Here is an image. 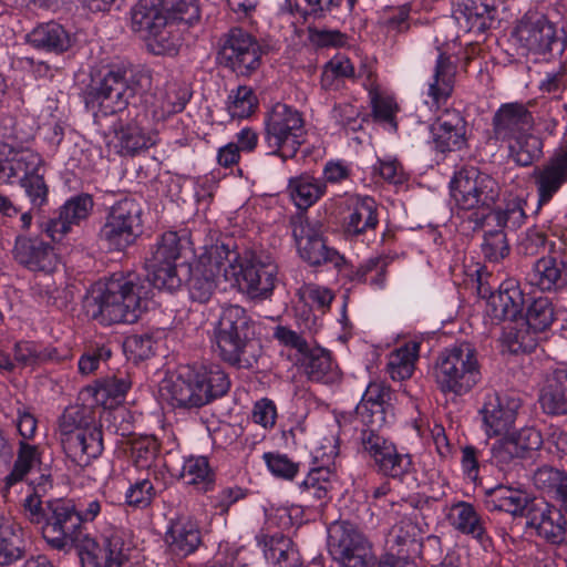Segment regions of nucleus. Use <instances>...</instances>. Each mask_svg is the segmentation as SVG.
<instances>
[{
    "label": "nucleus",
    "mask_w": 567,
    "mask_h": 567,
    "mask_svg": "<svg viewBox=\"0 0 567 567\" xmlns=\"http://www.w3.org/2000/svg\"><path fill=\"white\" fill-rule=\"evenodd\" d=\"M302 308L296 309V318L302 332L316 333L322 326L321 316L329 310L334 298L332 291L317 284H303L297 292Z\"/></svg>",
    "instance_id": "nucleus-21"
},
{
    "label": "nucleus",
    "mask_w": 567,
    "mask_h": 567,
    "mask_svg": "<svg viewBox=\"0 0 567 567\" xmlns=\"http://www.w3.org/2000/svg\"><path fill=\"white\" fill-rule=\"evenodd\" d=\"M509 157L519 166H529L543 153L542 141L527 131L505 143Z\"/></svg>",
    "instance_id": "nucleus-51"
},
{
    "label": "nucleus",
    "mask_w": 567,
    "mask_h": 567,
    "mask_svg": "<svg viewBox=\"0 0 567 567\" xmlns=\"http://www.w3.org/2000/svg\"><path fill=\"white\" fill-rule=\"evenodd\" d=\"M439 55L435 61L433 74L427 82L425 103L430 109L439 110L452 96L455 85L457 65L451 56L437 48Z\"/></svg>",
    "instance_id": "nucleus-29"
},
{
    "label": "nucleus",
    "mask_w": 567,
    "mask_h": 567,
    "mask_svg": "<svg viewBox=\"0 0 567 567\" xmlns=\"http://www.w3.org/2000/svg\"><path fill=\"white\" fill-rule=\"evenodd\" d=\"M513 38L535 62L553 60L564 52L567 43L563 29L538 12H527L516 24Z\"/></svg>",
    "instance_id": "nucleus-6"
},
{
    "label": "nucleus",
    "mask_w": 567,
    "mask_h": 567,
    "mask_svg": "<svg viewBox=\"0 0 567 567\" xmlns=\"http://www.w3.org/2000/svg\"><path fill=\"white\" fill-rule=\"evenodd\" d=\"M188 274L187 287L190 299L199 303L208 302L217 288L218 280L214 275L203 271L193 264L188 267Z\"/></svg>",
    "instance_id": "nucleus-55"
},
{
    "label": "nucleus",
    "mask_w": 567,
    "mask_h": 567,
    "mask_svg": "<svg viewBox=\"0 0 567 567\" xmlns=\"http://www.w3.org/2000/svg\"><path fill=\"white\" fill-rule=\"evenodd\" d=\"M526 202L522 198H514L505 204L503 208L494 212V218L497 226L509 229H517L526 219L524 205Z\"/></svg>",
    "instance_id": "nucleus-64"
},
{
    "label": "nucleus",
    "mask_w": 567,
    "mask_h": 567,
    "mask_svg": "<svg viewBox=\"0 0 567 567\" xmlns=\"http://www.w3.org/2000/svg\"><path fill=\"white\" fill-rule=\"evenodd\" d=\"M229 388L230 380L220 365H200L173 382L172 399L179 406H202L225 395Z\"/></svg>",
    "instance_id": "nucleus-7"
},
{
    "label": "nucleus",
    "mask_w": 567,
    "mask_h": 567,
    "mask_svg": "<svg viewBox=\"0 0 567 567\" xmlns=\"http://www.w3.org/2000/svg\"><path fill=\"white\" fill-rule=\"evenodd\" d=\"M12 254L19 265L35 272L52 274L60 261L54 247L40 236H17Z\"/></svg>",
    "instance_id": "nucleus-19"
},
{
    "label": "nucleus",
    "mask_w": 567,
    "mask_h": 567,
    "mask_svg": "<svg viewBox=\"0 0 567 567\" xmlns=\"http://www.w3.org/2000/svg\"><path fill=\"white\" fill-rule=\"evenodd\" d=\"M147 287L136 274L115 272L100 293L87 301L90 316L101 324L134 323L147 305Z\"/></svg>",
    "instance_id": "nucleus-1"
},
{
    "label": "nucleus",
    "mask_w": 567,
    "mask_h": 567,
    "mask_svg": "<svg viewBox=\"0 0 567 567\" xmlns=\"http://www.w3.org/2000/svg\"><path fill=\"white\" fill-rule=\"evenodd\" d=\"M234 279L251 298H266L275 288L278 267L272 257L251 252L239 257Z\"/></svg>",
    "instance_id": "nucleus-13"
},
{
    "label": "nucleus",
    "mask_w": 567,
    "mask_h": 567,
    "mask_svg": "<svg viewBox=\"0 0 567 567\" xmlns=\"http://www.w3.org/2000/svg\"><path fill=\"white\" fill-rule=\"evenodd\" d=\"M25 553L23 529L11 518H0V565L8 566L21 559Z\"/></svg>",
    "instance_id": "nucleus-46"
},
{
    "label": "nucleus",
    "mask_w": 567,
    "mask_h": 567,
    "mask_svg": "<svg viewBox=\"0 0 567 567\" xmlns=\"http://www.w3.org/2000/svg\"><path fill=\"white\" fill-rule=\"evenodd\" d=\"M165 0H138L131 11L132 30L143 38L167 24Z\"/></svg>",
    "instance_id": "nucleus-38"
},
{
    "label": "nucleus",
    "mask_w": 567,
    "mask_h": 567,
    "mask_svg": "<svg viewBox=\"0 0 567 567\" xmlns=\"http://www.w3.org/2000/svg\"><path fill=\"white\" fill-rule=\"evenodd\" d=\"M264 141L268 154L290 158L303 143L305 121L302 114L295 107L277 103L265 116Z\"/></svg>",
    "instance_id": "nucleus-8"
},
{
    "label": "nucleus",
    "mask_w": 567,
    "mask_h": 567,
    "mask_svg": "<svg viewBox=\"0 0 567 567\" xmlns=\"http://www.w3.org/2000/svg\"><path fill=\"white\" fill-rule=\"evenodd\" d=\"M251 319L245 308L229 305L221 309L214 327V343L219 357L236 368H249L254 355H249L252 347L250 340Z\"/></svg>",
    "instance_id": "nucleus-4"
},
{
    "label": "nucleus",
    "mask_w": 567,
    "mask_h": 567,
    "mask_svg": "<svg viewBox=\"0 0 567 567\" xmlns=\"http://www.w3.org/2000/svg\"><path fill=\"white\" fill-rule=\"evenodd\" d=\"M81 528L80 514L71 501H48V517L42 526V535L50 547L58 550L72 548V539Z\"/></svg>",
    "instance_id": "nucleus-15"
},
{
    "label": "nucleus",
    "mask_w": 567,
    "mask_h": 567,
    "mask_svg": "<svg viewBox=\"0 0 567 567\" xmlns=\"http://www.w3.org/2000/svg\"><path fill=\"white\" fill-rule=\"evenodd\" d=\"M165 11L168 21H179L193 24L200 18L198 0H165Z\"/></svg>",
    "instance_id": "nucleus-63"
},
{
    "label": "nucleus",
    "mask_w": 567,
    "mask_h": 567,
    "mask_svg": "<svg viewBox=\"0 0 567 567\" xmlns=\"http://www.w3.org/2000/svg\"><path fill=\"white\" fill-rule=\"evenodd\" d=\"M257 105V96L249 86L240 85L228 95L227 110L231 117H248Z\"/></svg>",
    "instance_id": "nucleus-58"
},
{
    "label": "nucleus",
    "mask_w": 567,
    "mask_h": 567,
    "mask_svg": "<svg viewBox=\"0 0 567 567\" xmlns=\"http://www.w3.org/2000/svg\"><path fill=\"white\" fill-rule=\"evenodd\" d=\"M143 208L131 197L115 202L107 210L99 230L100 240L114 251L132 246L142 228Z\"/></svg>",
    "instance_id": "nucleus-10"
},
{
    "label": "nucleus",
    "mask_w": 567,
    "mask_h": 567,
    "mask_svg": "<svg viewBox=\"0 0 567 567\" xmlns=\"http://www.w3.org/2000/svg\"><path fill=\"white\" fill-rule=\"evenodd\" d=\"M365 75L363 86L369 93L372 113L375 118L383 122H393L398 112V104L391 95L383 94L377 83L375 75L371 70L364 69L360 76Z\"/></svg>",
    "instance_id": "nucleus-50"
},
{
    "label": "nucleus",
    "mask_w": 567,
    "mask_h": 567,
    "mask_svg": "<svg viewBox=\"0 0 567 567\" xmlns=\"http://www.w3.org/2000/svg\"><path fill=\"white\" fill-rule=\"evenodd\" d=\"M554 321V308L547 297L533 300L526 312V322L535 331L546 330Z\"/></svg>",
    "instance_id": "nucleus-62"
},
{
    "label": "nucleus",
    "mask_w": 567,
    "mask_h": 567,
    "mask_svg": "<svg viewBox=\"0 0 567 567\" xmlns=\"http://www.w3.org/2000/svg\"><path fill=\"white\" fill-rule=\"evenodd\" d=\"M265 557L279 567H306L291 540L282 534L264 536Z\"/></svg>",
    "instance_id": "nucleus-48"
},
{
    "label": "nucleus",
    "mask_w": 567,
    "mask_h": 567,
    "mask_svg": "<svg viewBox=\"0 0 567 567\" xmlns=\"http://www.w3.org/2000/svg\"><path fill=\"white\" fill-rule=\"evenodd\" d=\"M522 402L511 394L488 392L480 409L485 425H513L518 417Z\"/></svg>",
    "instance_id": "nucleus-37"
},
{
    "label": "nucleus",
    "mask_w": 567,
    "mask_h": 567,
    "mask_svg": "<svg viewBox=\"0 0 567 567\" xmlns=\"http://www.w3.org/2000/svg\"><path fill=\"white\" fill-rule=\"evenodd\" d=\"M525 302V292L519 280L506 278L498 286L497 292L487 299L485 312L493 323L515 320L522 316Z\"/></svg>",
    "instance_id": "nucleus-23"
},
{
    "label": "nucleus",
    "mask_w": 567,
    "mask_h": 567,
    "mask_svg": "<svg viewBox=\"0 0 567 567\" xmlns=\"http://www.w3.org/2000/svg\"><path fill=\"white\" fill-rule=\"evenodd\" d=\"M190 239L185 231L163 233L151 247L145 260L148 281L159 290L176 291L183 285L178 260L189 248Z\"/></svg>",
    "instance_id": "nucleus-5"
},
{
    "label": "nucleus",
    "mask_w": 567,
    "mask_h": 567,
    "mask_svg": "<svg viewBox=\"0 0 567 567\" xmlns=\"http://www.w3.org/2000/svg\"><path fill=\"white\" fill-rule=\"evenodd\" d=\"M449 519L457 532L471 535L481 544L489 540L484 522L471 503L458 502L453 504L450 508Z\"/></svg>",
    "instance_id": "nucleus-43"
},
{
    "label": "nucleus",
    "mask_w": 567,
    "mask_h": 567,
    "mask_svg": "<svg viewBox=\"0 0 567 567\" xmlns=\"http://www.w3.org/2000/svg\"><path fill=\"white\" fill-rule=\"evenodd\" d=\"M386 544L398 555L409 557L417 547L416 526L411 520H401L390 529Z\"/></svg>",
    "instance_id": "nucleus-54"
},
{
    "label": "nucleus",
    "mask_w": 567,
    "mask_h": 567,
    "mask_svg": "<svg viewBox=\"0 0 567 567\" xmlns=\"http://www.w3.org/2000/svg\"><path fill=\"white\" fill-rule=\"evenodd\" d=\"M134 548L122 530L114 529L105 535L104 567H131Z\"/></svg>",
    "instance_id": "nucleus-52"
},
{
    "label": "nucleus",
    "mask_w": 567,
    "mask_h": 567,
    "mask_svg": "<svg viewBox=\"0 0 567 567\" xmlns=\"http://www.w3.org/2000/svg\"><path fill=\"white\" fill-rule=\"evenodd\" d=\"M539 403L547 414L567 413V371L565 369H556L546 375Z\"/></svg>",
    "instance_id": "nucleus-40"
},
{
    "label": "nucleus",
    "mask_w": 567,
    "mask_h": 567,
    "mask_svg": "<svg viewBox=\"0 0 567 567\" xmlns=\"http://www.w3.org/2000/svg\"><path fill=\"white\" fill-rule=\"evenodd\" d=\"M132 386V380L126 371H118L96 380L93 395L96 402L105 408H113L125 400Z\"/></svg>",
    "instance_id": "nucleus-45"
},
{
    "label": "nucleus",
    "mask_w": 567,
    "mask_h": 567,
    "mask_svg": "<svg viewBox=\"0 0 567 567\" xmlns=\"http://www.w3.org/2000/svg\"><path fill=\"white\" fill-rule=\"evenodd\" d=\"M495 12L485 0H457L453 17L461 30L481 34L491 27Z\"/></svg>",
    "instance_id": "nucleus-35"
},
{
    "label": "nucleus",
    "mask_w": 567,
    "mask_h": 567,
    "mask_svg": "<svg viewBox=\"0 0 567 567\" xmlns=\"http://www.w3.org/2000/svg\"><path fill=\"white\" fill-rule=\"evenodd\" d=\"M466 122L456 110H445L431 126L432 143L440 153L461 150L465 143Z\"/></svg>",
    "instance_id": "nucleus-27"
},
{
    "label": "nucleus",
    "mask_w": 567,
    "mask_h": 567,
    "mask_svg": "<svg viewBox=\"0 0 567 567\" xmlns=\"http://www.w3.org/2000/svg\"><path fill=\"white\" fill-rule=\"evenodd\" d=\"M530 181L536 190L538 212L567 184V137L545 162L533 168Z\"/></svg>",
    "instance_id": "nucleus-16"
},
{
    "label": "nucleus",
    "mask_w": 567,
    "mask_h": 567,
    "mask_svg": "<svg viewBox=\"0 0 567 567\" xmlns=\"http://www.w3.org/2000/svg\"><path fill=\"white\" fill-rule=\"evenodd\" d=\"M94 202L89 194L70 197L60 208L58 216L51 218L44 231L53 241H61L73 228L80 226L92 214Z\"/></svg>",
    "instance_id": "nucleus-24"
},
{
    "label": "nucleus",
    "mask_w": 567,
    "mask_h": 567,
    "mask_svg": "<svg viewBox=\"0 0 567 567\" xmlns=\"http://www.w3.org/2000/svg\"><path fill=\"white\" fill-rule=\"evenodd\" d=\"M328 550L338 567H375L373 543L355 525L337 520L328 528Z\"/></svg>",
    "instance_id": "nucleus-9"
},
{
    "label": "nucleus",
    "mask_w": 567,
    "mask_h": 567,
    "mask_svg": "<svg viewBox=\"0 0 567 567\" xmlns=\"http://www.w3.org/2000/svg\"><path fill=\"white\" fill-rule=\"evenodd\" d=\"M74 538L72 539V547L78 549L83 566L101 567V563L105 558V537L102 546L81 528Z\"/></svg>",
    "instance_id": "nucleus-57"
},
{
    "label": "nucleus",
    "mask_w": 567,
    "mask_h": 567,
    "mask_svg": "<svg viewBox=\"0 0 567 567\" xmlns=\"http://www.w3.org/2000/svg\"><path fill=\"white\" fill-rule=\"evenodd\" d=\"M372 460L379 473L392 478H401L412 466L410 456L400 454L395 444L383 451L382 454L379 453Z\"/></svg>",
    "instance_id": "nucleus-53"
},
{
    "label": "nucleus",
    "mask_w": 567,
    "mask_h": 567,
    "mask_svg": "<svg viewBox=\"0 0 567 567\" xmlns=\"http://www.w3.org/2000/svg\"><path fill=\"white\" fill-rule=\"evenodd\" d=\"M179 477L198 492L206 493L215 485V473L205 456H188L184 460Z\"/></svg>",
    "instance_id": "nucleus-49"
},
{
    "label": "nucleus",
    "mask_w": 567,
    "mask_h": 567,
    "mask_svg": "<svg viewBox=\"0 0 567 567\" xmlns=\"http://www.w3.org/2000/svg\"><path fill=\"white\" fill-rule=\"evenodd\" d=\"M114 147L122 156H133L155 144V128L144 126L138 117L124 123L116 121L113 125Z\"/></svg>",
    "instance_id": "nucleus-28"
},
{
    "label": "nucleus",
    "mask_w": 567,
    "mask_h": 567,
    "mask_svg": "<svg viewBox=\"0 0 567 567\" xmlns=\"http://www.w3.org/2000/svg\"><path fill=\"white\" fill-rule=\"evenodd\" d=\"M421 342L410 340L388 355L386 372L393 381L410 379L419 360Z\"/></svg>",
    "instance_id": "nucleus-47"
},
{
    "label": "nucleus",
    "mask_w": 567,
    "mask_h": 567,
    "mask_svg": "<svg viewBox=\"0 0 567 567\" xmlns=\"http://www.w3.org/2000/svg\"><path fill=\"white\" fill-rule=\"evenodd\" d=\"M434 378L443 393L462 396L481 381V365L475 347L461 342L445 348L434 364Z\"/></svg>",
    "instance_id": "nucleus-3"
},
{
    "label": "nucleus",
    "mask_w": 567,
    "mask_h": 567,
    "mask_svg": "<svg viewBox=\"0 0 567 567\" xmlns=\"http://www.w3.org/2000/svg\"><path fill=\"white\" fill-rule=\"evenodd\" d=\"M39 462V454L34 445L28 444L25 441L20 442V449L13 470L6 477V485L11 486L20 482Z\"/></svg>",
    "instance_id": "nucleus-61"
},
{
    "label": "nucleus",
    "mask_w": 567,
    "mask_h": 567,
    "mask_svg": "<svg viewBox=\"0 0 567 567\" xmlns=\"http://www.w3.org/2000/svg\"><path fill=\"white\" fill-rule=\"evenodd\" d=\"M27 39L33 48L45 52L63 53L71 48L69 32L56 22L37 25L28 33Z\"/></svg>",
    "instance_id": "nucleus-41"
},
{
    "label": "nucleus",
    "mask_w": 567,
    "mask_h": 567,
    "mask_svg": "<svg viewBox=\"0 0 567 567\" xmlns=\"http://www.w3.org/2000/svg\"><path fill=\"white\" fill-rule=\"evenodd\" d=\"M190 99L189 91L177 84H169L164 92H161L155 102L145 111L144 116L150 114L155 123L165 121L171 115L182 112Z\"/></svg>",
    "instance_id": "nucleus-42"
},
{
    "label": "nucleus",
    "mask_w": 567,
    "mask_h": 567,
    "mask_svg": "<svg viewBox=\"0 0 567 567\" xmlns=\"http://www.w3.org/2000/svg\"><path fill=\"white\" fill-rule=\"evenodd\" d=\"M152 76L143 68L112 66L92 78L85 92V103L96 109L95 118L126 110L130 101L150 90Z\"/></svg>",
    "instance_id": "nucleus-2"
},
{
    "label": "nucleus",
    "mask_w": 567,
    "mask_h": 567,
    "mask_svg": "<svg viewBox=\"0 0 567 567\" xmlns=\"http://www.w3.org/2000/svg\"><path fill=\"white\" fill-rule=\"evenodd\" d=\"M238 260V251L230 249L227 244L216 243L205 247L193 265L209 275H214L217 280L224 277L226 281H229L236 276L235 270Z\"/></svg>",
    "instance_id": "nucleus-34"
},
{
    "label": "nucleus",
    "mask_w": 567,
    "mask_h": 567,
    "mask_svg": "<svg viewBox=\"0 0 567 567\" xmlns=\"http://www.w3.org/2000/svg\"><path fill=\"white\" fill-rule=\"evenodd\" d=\"M298 363L311 381L330 383L338 379V367L330 351L321 347H309L298 358Z\"/></svg>",
    "instance_id": "nucleus-39"
},
{
    "label": "nucleus",
    "mask_w": 567,
    "mask_h": 567,
    "mask_svg": "<svg viewBox=\"0 0 567 567\" xmlns=\"http://www.w3.org/2000/svg\"><path fill=\"white\" fill-rule=\"evenodd\" d=\"M389 398V386L380 381L370 382L361 402L355 406L353 417L349 421L361 425H383L392 422L388 419L384 408V401Z\"/></svg>",
    "instance_id": "nucleus-30"
},
{
    "label": "nucleus",
    "mask_w": 567,
    "mask_h": 567,
    "mask_svg": "<svg viewBox=\"0 0 567 567\" xmlns=\"http://www.w3.org/2000/svg\"><path fill=\"white\" fill-rule=\"evenodd\" d=\"M526 492L509 485L498 484L485 491L484 503L488 511L505 512L513 517H527L532 503Z\"/></svg>",
    "instance_id": "nucleus-32"
},
{
    "label": "nucleus",
    "mask_w": 567,
    "mask_h": 567,
    "mask_svg": "<svg viewBox=\"0 0 567 567\" xmlns=\"http://www.w3.org/2000/svg\"><path fill=\"white\" fill-rule=\"evenodd\" d=\"M349 276L352 281L369 284L374 289H383L386 285V264L380 257L369 258Z\"/></svg>",
    "instance_id": "nucleus-56"
},
{
    "label": "nucleus",
    "mask_w": 567,
    "mask_h": 567,
    "mask_svg": "<svg viewBox=\"0 0 567 567\" xmlns=\"http://www.w3.org/2000/svg\"><path fill=\"white\" fill-rule=\"evenodd\" d=\"M533 125V114L523 103H505L498 107L493 116L492 138L505 144L520 136V134L532 131Z\"/></svg>",
    "instance_id": "nucleus-25"
},
{
    "label": "nucleus",
    "mask_w": 567,
    "mask_h": 567,
    "mask_svg": "<svg viewBox=\"0 0 567 567\" xmlns=\"http://www.w3.org/2000/svg\"><path fill=\"white\" fill-rule=\"evenodd\" d=\"M287 190L296 207L307 210L326 195V183L315 176L302 174L291 177Z\"/></svg>",
    "instance_id": "nucleus-44"
},
{
    "label": "nucleus",
    "mask_w": 567,
    "mask_h": 567,
    "mask_svg": "<svg viewBox=\"0 0 567 567\" xmlns=\"http://www.w3.org/2000/svg\"><path fill=\"white\" fill-rule=\"evenodd\" d=\"M330 471L324 467H317L309 472L307 477L300 484V491L303 498L321 501L327 497L330 489Z\"/></svg>",
    "instance_id": "nucleus-59"
},
{
    "label": "nucleus",
    "mask_w": 567,
    "mask_h": 567,
    "mask_svg": "<svg viewBox=\"0 0 567 567\" xmlns=\"http://www.w3.org/2000/svg\"><path fill=\"white\" fill-rule=\"evenodd\" d=\"M261 55L259 42L240 28L229 30L219 51L220 63L243 76L250 75L260 66Z\"/></svg>",
    "instance_id": "nucleus-14"
},
{
    "label": "nucleus",
    "mask_w": 567,
    "mask_h": 567,
    "mask_svg": "<svg viewBox=\"0 0 567 567\" xmlns=\"http://www.w3.org/2000/svg\"><path fill=\"white\" fill-rule=\"evenodd\" d=\"M527 281L544 292L558 291L567 286L566 244L561 239L550 243L547 256L534 262Z\"/></svg>",
    "instance_id": "nucleus-18"
},
{
    "label": "nucleus",
    "mask_w": 567,
    "mask_h": 567,
    "mask_svg": "<svg viewBox=\"0 0 567 567\" xmlns=\"http://www.w3.org/2000/svg\"><path fill=\"white\" fill-rule=\"evenodd\" d=\"M173 29L174 24L167 21V24L145 37L147 47L154 54H172L176 52L179 45V37Z\"/></svg>",
    "instance_id": "nucleus-60"
},
{
    "label": "nucleus",
    "mask_w": 567,
    "mask_h": 567,
    "mask_svg": "<svg viewBox=\"0 0 567 567\" xmlns=\"http://www.w3.org/2000/svg\"><path fill=\"white\" fill-rule=\"evenodd\" d=\"M71 358V349L66 347L44 346L34 341H18L13 347V361L16 365L23 368L61 363Z\"/></svg>",
    "instance_id": "nucleus-33"
},
{
    "label": "nucleus",
    "mask_w": 567,
    "mask_h": 567,
    "mask_svg": "<svg viewBox=\"0 0 567 567\" xmlns=\"http://www.w3.org/2000/svg\"><path fill=\"white\" fill-rule=\"evenodd\" d=\"M348 214L343 218V233L348 238H359L379 225L378 204L368 195L352 194L346 200Z\"/></svg>",
    "instance_id": "nucleus-26"
},
{
    "label": "nucleus",
    "mask_w": 567,
    "mask_h": 567,
    "mask_svg": "<svg viewBox=\"0 0 567 567\" xmlns=\"http://www.w3.org/2000/svg\"><path fill=\"white\" fill-rule=\"evenodd\" d=\"M165 542L172 554L186 557L196 551L202 544L198 524L189 516H179L171 523Z\"/></svg>",
    "instance_id": "nucleus-36"
},
{
    "label": "nucleus",
    "mask_w": 567,
    "mask_h": 567,
    "mask_svg": "<svg viewBox=\"0 0 567 567\" xmlns=\"http://www.w3.org/2000/svg\"><path fill=\"white\" fill-rule=\"evenodd\" d=\"M451 196L464 210L488 209L499 197L501 187L491 175L475 167L462 168L450 183Z\"/></svg>",
    "instance_id": "nucleus-11"
},
{
    "label": "nucleus",
    "mask_w": 567,
    "mask_h": 567,
    "mask_svg": "<svg viewBox=\"0 0 567 567\" xmlns=\"http://www.w3.org/2000/svg\"><path fill=\"white\" fill-rule=\"evenodd\" d=\"M42 165L41 155L20 143L11 125L0 123V183L12 185Z\"/></svg>",
    "instance_id": "nucleus-12"
},
{
    "label": "nucleus",
    "mask_w": 567,
    "mask_h": 567,
    "mask_svg": "<svg viewBox=\"0 0 567 567\" xmlns=\"http://www.w3.org/2000/svg\"><path fill=\"white\" fill-rule=\"evenodd\" d=\"M65 452L79 463H87L103 450L102 427H73L62 433Z\"/></svg>",
    "instance_id": "nucleus-31"
},
{
    "label": "nucleus",
    "mask_w": 567,
    "mask_h": 567,
    "mask_svg": "<svg viewBox=\"0 0 567 567\" xmlns=\"http://www.w3.org/2000/svg\"><path fill=\"white\" fill-rule=\"evenodd\" d=\"M292 236L299 256L309 265H331L338 270L346 266L344 256L333 247L327 246L318 225L300 219L293 224Z\"/></svg>",
    "instance_id": "nucleus-17"
},
{
    "label": "nucleus",
    "mask_w": 567,
    "mask_h": 567,
    "mask_svg": "<svg viewBox=\"0 0 567 567\" xmlns=\"http://www.w3.org/2000/svg\"><path fill=\"white\" fill-rule=\"evenodd\" d=\"M504 432L494 431L501 437L492 447L493 460L498 465L508 464L514 458L523 456L526 451L537 450L543 444V437L537 427H504Z\"/></svg>",
    "instance_id": "nucleus-20"
},
{
    "label": "nucleus",
    "mask_w": 567,
    "mask_h": 567,
    "mask_svg": "<svg viewBox=\"0 0 567 567\" xmlns=\"http://www.w3.org/2000/svg\"><path fill=\"white\" fill-rule=\"evenodd\" d=\"M526 525L536 530L537 536L551 545L567 540V520L561 511L545 502L536 501L527 513Z\"/></svg>",
    "instance_id": "nucleus-22"
}]
</instances>
